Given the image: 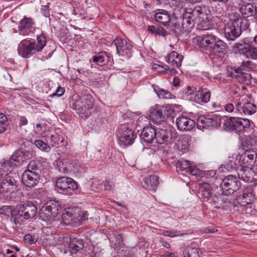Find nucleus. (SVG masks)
I'll list each match as a JSON object with an SVG mask.
<instances>
[{"label": "nucleus", "instance_id": "1", "mask_svg": "<svg viewBox=\"0 0 257 257\" xmlns=\"http://www.w3.org/2000/svg\"><path fill=\"white\" fill-rule=\"evenodd\" d=\"M193 42L200 47L214 53H223L226 48V43L210 31L196 36L193 38Z\"/></svg>", "mask_w": 257, "mask_h": 257}, {"label": "nucleus", "instance_id": "2", "mask_svg": "<svg viewBox=\"0 0 257 257\" xmlns=\"http://www.w3.org/2000/svg\"><path fill=\"white\" fill-rule=\"evenodd\" d=\"M93 98L90 94L74 95L72 96L70 106L81 117H86L93 107Z\"/></svg>", "mask_w": 257, "mask_h": 257}, {"label": "nucleus", "instance_id": "3", "mask_svg": "<svg viewBox=\"0 0 257 257\" xmlns=\"http://www.w3.org/2000/svg\"><path fill=\"white\" fill-rule=\"evenodd\" d=\"M202 14V10L200 7L185 10L181 16L182 29L185 32H190L196 23L197 18L200 19V16Z\"/></svg>", "mask_w": 257, "mask_h": 257}, {"label": "nucleus", "instance_id": "4", "mask_svg": "<svg viewBox=\"0 0 257 257\" xmlns=\"http://www.w3.org/2000/svg\"><path fill=\"white\" fill-rule=\"evenodd\" d=\"M60 208L57 201L50 200L40 209V217L44 221L51 223L56 219L57 215L59 213Z\"/></svg>", "mask_w": 257, "mask_h": 257}, {"label": "nucleus", "instance_id": "5", "mask_svg": "<svg viewBox=\"0 0 257 257\" xmlns=\"http://www.w3.org/2000/svg\"><path fill=\"white\" fill-rule=\"evenodd\" d=\"M69 239L68 236H59L58 235H47L42 237L39 241L45 247L58 246L61 251L66 252V244Z\"/></svg>", "mask_w": 257, "mask_h": 257}, {"label": "nucleus", "instance_id": "6", "mask_svg": "<svg viewBox=\"0 0 257 257\" xmlns=\"http://www.w3.org/2000/svg\"><path fill=\"white\" fill-rule=\"evenodd\" d=\"M241 187V183L235 175H227L222 180L220 184L223 195L233 194Z\"/></svg>", "mask_w": 257, "mask_h": 257}, {"label": "nucleus", "instance_id": "7", "mask_svg": "<svg viewBox=\"0 0 257 257\" xmlns=\"http://www.w3.org/2000/svg\"><path fill=\"white\" fill-rule=\"evenodd\" d=\"M243 22L240 18L230 19L229 22L224 27V35L228 40L234 41L241 34L239 24Z\"/></svg>", "mask_w": 257, "mask_h": 257}, {"label": "nucleus", "instance_id": "8", "mask_svg": "<svg viewBox=\"0 0 257 257\" xmlns=\"http://www.w3.org/2000/svg\"><path fill=\"white\" fill-rule=\"evenodd\" d=\"M116 48L117 53L124 58L128 59L132 56L133 45L128 39L117 37L113 42Z\"/></svg>", "mask_w": 257, "mask_h": 257}, {"label": "nucleus", "instance_id": "9", "mask_svg": "<svg viewBox=\"0 0 257 257\" xmlns=\"http://www.w3.org/2000/svg\"><path fill=\"white\" fill-rule=\"evenodd\" d=\"M56 187L60 193L67 195L72 194L78 187L74 180L65 177H60L57 179Z\"/></svg>", "mask_w": 257, "mask_h": 257}, {"label": "nucleus", "instance_id": "10", "mask_svg": "<svg viewBox=\"0 0 257 257\" xmlns=\"http://www.w3.org/2000/svg\"><path fill=\"white\" fill-rule=\"evenodd\" d=\"M37 213V207L31 202L21 205L18 210L17 217L15 221L21 224L23 223L22 217L28 219L34 217Z\"/></svg>", "mask_w": 257, "mask_h": 257}, {"label": "nucleus", "instance_id": "11", "mask_svg": "<svg viewBox=\"0 0 257 257\" xmlns=\"http://www.w3.org/2000/svg\"><path fill=\"white\" fill-rule=\"evenodd\" d=\"M17 191L16 182L11 176H7L0 183V193L7 198L14 200Z\"/></svg>", "mask_w": 257, "mask_h": 257}, {"label": "nucleus", "instance_id": "12", "mask_svg": "<svg viewBox=\"0 0 257 257\" xmlns=\"http://www.w3.org/2000/svg\"><path fill=\"white\" fill-rule=\"evenodd\" d=\"M35 44L27 39L23 40L18 47L19 55L23 58H28L37 52Z\"/></svg>", "mask_w": 257, "mask_h": 257}, {"label": "nucleus", "instance_id": "13", "mask_svg": "<svg viewBox=\"0 0 257 257\" xmlns=\"http://www.w3.org/2000/svg\"><path fill=\"white\" fill-rule=\"evenodd\" d=\"M220 118L215 115H200L198 117L197 125L199 129L202 130L211 126L217 127L220 124Z\"/></svg>", "mask_w": 257, "mask_h": 257}, {"label": "nucleus", "instance_id": "14", "mask_svg": "<svg viewBox=\"0 0 257 257\" xmlns=\"http://www.w3.org/2000/svg\"><path fill=\"white\" fill-rule=\"evenodd\" d=\"M34 25L35 22L32 18L24 17L20 21L18 27L19 35L27 36L33 34L35 30Z\"/></svg>", "mask_w": 257, "mask_h": 257}, {"label": "nucleus", "instance_id": "15", "mask_svg": "<svg viewBox=\"0 0 257 257\" xmlns=\"http://www.w3.org/2000/svg\"><path fill=\"white\" fill-rule=\"evenodd\" d=\"M227 123L230 126L229 129L234 130L237 132H241L250 125L249 119L240 117H231Z\"/></svg>", "mask_w": 257, "mask_h": 257}, {"label": "nucleus", "instance_id": "16", "mask_svg": "<svg viewBox=\"0 0 257 257\" xmlns=\"http://www.w3.org/2000/svg\"><path fill=\"white\" fill-rule=\"evenodd\" d=\"M40 175L39 173L24 171L23 174L22 181L25 186L28 187H34L39 183Z\"/></svg>", "mask_w": 257, "mask_h": 257}, {"label": "nucleus", "instance_id": "17", "mask_svg": "<svg viewBox=\"0 0 257 257\" xmlns=\"http://www.w3.org/2000/svg\"><path fill=\"white\" fill-rule=\"evenodd\" d=\"M156 131L155 129L152 126H148L144 128L140 135V138L142 140L146 142L148 145L150 144L156 146Z\"/></svg>", "mask_w": 257, "mask_h": 257}, {"label": "nucleus", "instance_id": "18", "mask_svg": "<svg viewBox=\"0 0 257 257\" xmlns=\"http://www.w3.org/2000/svg\"><path fill=\"white\" fill-rule=\"evenodd\" d=\"M176 124L178 128L182 131H190L195 125L193 119L184 115L180 116L176 119Z\"/></svg>", "mask_w": 257, "mask_h": 257}, {"label": "nucleus", "instance_id": "19", "mask_svg": "<svg viewBox=\"0 0 257 257\" xmlns=\"http://www.w3.org/2000/svg\"><path fill=\"white\" fill-rule=\"evenodd\" d=\"M213 188L210 184L206 182H202L199 186V197L203 202H207L212 196Z\"/></svg>", "mask_w": 257, "mask_h": 257}, {"label": "nucleus", "instance_id": "20", "mask_svg": "<svg viewBox=\"0 0 257 257\" xmlns=\"http://www.w3.org/2000/svg\"><path fill=\"white\" fill-rule=\"evenodd\" d=\"M256 154L253 149H247L242 154L239 156L240 166L249 167L253 162Z\"/></svg>", "mask_w": 257, "mask_h": 257}, {"label": "nucleus", "instance_id": "21", "mask_svg": "<svg viewBox=\"0 0 257 257\" xmlns=\"http://www.w3.org/2000/svg\"><path fill=\"white\" fill-rule=\"evenodd\" d=\"M136 137L134 131L127 127H124L119 137L120 143L124 146L131 145Z\"/></svg>", "mask_w": 257, "mask_h": 257}, {"label": "nucleus", "instance_id": "22", "mask_svg": "<svg viewBox=\"0 0 257 257\" xmlns=\"http://www.w3.org/2000/svg\"><path fill=\"white\" fill-rule=\"evenodd\" d=\"M0 214L2 218L5 219H10L12 222L18 224L15 220L17 217L18 211L15 208L11 206H4L0 209Z\"/></svg>", "mask_w": 257, "mask_h": 257}, {"label": "nucleus", "instance_id": "23", "mask_svg": "<svg viewBox=\"0 0 257 257\" xmlns=\"http://www.w3.org/2000/svg\"><path fill=\"white\" fill-rule=\"evenodd\" d=\"M69 210L72 213V221L73 224L79 225L87 219L88 213L87 211H82L78 208H70Z\"/></svg>", "mask_w": 257, "mask_h": 257}, {"label": "nucleus", "instance_id": "24", "mask_svg": "<svg viewBox=\"0 0 257 257\" xmlns=\"http://www.w3.org/2000/svg\"><path fill=\"white\" fill-rule=\"evenodd\" d=\"M256 110V106L251 102L242 103L238 102L236 104L235 111L239 113H244L245 115H251L254 113Z\"/></svg>", "mask_w": 257, "mask_h": 257}, {"label": "nucleus", "instance_id": "25", "mask_svg": "<svg viewBox=\"0 0 257 257\" xmlns=\"http://www.w3.org/2000/svg\"><path fill=\"white\" fill-rule=\"evenodd\" d=\"M65 244L66 248L67 247L72 253H77L84 247V243L81 239L72 236H69V239Z\"/></svg>", "mask_w": 257, "mask_h": 257}, {"label": "nucleus", "instance_id": "26", "mask_svg": "<svg viewBox=\"0 0 257 257\" xmlns=\"http://www.w3.org/2000/svg\"><path fill=\"white\" fill-rule=\"evenodd\" d=\"M228 202V199L220 193L213 194L206 203L209 204L215 208H220L224 204Z\"/></svg>", "mask_w": 257, "mask_h": 257}, {"label": "nucleus", "instance_id": "27", "mask_svg": "<svg viewBox=\"0 0 257 257\" xmlns=\"http://www.w3.org/2000/svg\"><path fill=\"white\" fill-rule=\"evenodd\" d=\"M154 19L158 23L165 27L169 26L171 21L168 12L164 10L157 12L154 15Z\"/></svg>", "mask_w": 257, "mask_h": 257}, {"label": "nucleus", "instance_id": "28", "mask_svg": "<svg viewBox=\"0 0 257 257\" xmlns=\"http://www.w3.org/2000/svg\"><path fill=\"white\" fill-rule=\"evenodd\" d=\"M238 179H239L245 182H248L251 180L252 171L249 167L240 166L237 170Z\"/></svg>", "mask_w": 257, "mask_h": 257}, {"label": "nucleus", "instance_id": "29", "mask_svg": "<svg viewBox=\"0 0 257 257\" xmlns=\"http://www.w3.org/2000/svg\"><path fill=\"white\" fill-rule=\"evenodd\" d=\"M183 58L182 55L175 51H172L168 54L166 59L167 62L173 67H179Z\"/></svg>", "mask_w": 257, "mask_h": 257}, {"label": "nucleus", "instance_id": "30", "mask_svg": "<svg viewBox=\"0 0 257 257\" xmlns=\"http://www.w3.org/2000/svg\"><path fill=\"white\" fill-rule=\"evenodd\" d=\"M150 118L155 123H160L164 121V116L162 110L161 106H156L151 109Z\"/></svg>", "mask_w": 257, "mask_h": 257}, {"label": "nucleus", "instance_id": "31", "mask_svg": "<svg viewBox=\"0 0 257 257\" xmlns=\"http://www.w3.org/2000/svg\"><path fill=\"white\" fill-rule=\"evenodd\" d=\"M249 45H250L246 43L245 41L242 40H240L238 42L234 43L231 46V48L232 50L235 53H239L245 56V54L248 50Z\"/></svg>", "mask_w": 257, "mask_h": 257}, {"label": "nucleus", "instance_id": "32", "mask_svg": "<svg viewBox=\"0 0 257 257\" xmlns=\"http://www.w3.org/2000/svg\"><path fill=\"white\" fill-rule=\"evenodd\" d=\"M240 12L244 17H257V11L252 5L247 4L242 5L240 8Z\"/></svg>", "mask_w": 257, "mask_h": 257}, {"label": "nucleus", "instance_id": "33", "mask_svg": "<svg viewBox=\"0 0 257 257\" xmlns=\"http://www.w3.org/2000/svg\"><path fill=\"white\" fill-rule=\"evenodd\" d=\"M171 133L169 131L160 129L158 132H156L155 144H163L165 142H167L169 140Z\"/></svg>", "mask_w": 257, "mask_h": 257}, {"label": "nucleus", "instance_id": "34", "mask_svg": "<svg viewBox=\"0 0 257 257\" xmlns=\"http://www.w3.org/2000/svg\"><path fill=\"white\" fill-rule=\"evenodd\" d=\"M252 66V62L249 61L243 62L242 64L237 68L234 69L232 72L231 74L232 77H239V79L243 75V74L245 73L244 71H247V70Z\"/></svg>", "mask_w": 257, "mask_h": 257}, {"label": "nucleus", "instance_id": "35", "mask_svg": "<svg viewBox=\"0 0 257 257\" xmlns=\"http://www.w3.org/2000/svg\"><path fill=\"white\" fill-rule=\"evenodd\" d=\"M189 138L187 136H183L179 138L176 146L178 150L182 153L187 152L189 150Z\"/></svg>", "mask_w": 257, "mask_h": 257}, {"label": "nucleus", "instance_id": "36", "mask_svg": "<svg viewBox=\"0 0 257 257\" xmlns=\"http://www.w3.org/2000/svg\"><path fill=\"white\" fill-rule=\"evenodd\" d=\"M197 92L200 93V97L198 98V100L195 99L197 102L200 103L202 102L203 103H207L210 100L211 92L207 88H203L202 87L199 88Z\"/></svg>", "mask_w": 257, "mask_h": 257}, {"label": "nucleus", "instance_id": "37", "mask_svg": "<svg viewBox=\"0 0 257 257\" xmlns=\"http://www.w3.org/2000/svg\"><path fill=\"white\" fill-rule=\"evenodd\" d=\"M65 139V136L64 134H58L54 133L52 134L50 138V144L52 147H54L64 142Z\"/></svg>", "mask_w": 257, "mask_h": 257}, {"label": "nucleus", "instance_id": "38", "mask_svg": "<svg viewBox=\"0 0 257 257\" xmlns=\"http://www.w3.org/2000/svg\"><path fill=\"white\" fill-rule=\"evenodd\" d=\"M152 87L159 98L170 99L172 98V93L168 90L161 88L156 85H152Z\"/></svg>", "mask_w": 257, "mask_h": 257}, {"label": "nucleus", "instance_id": "39", "mask_svg": "<svg viewBox=\"0 0 257 257\" xmlns=\"http://www.w3.org/2000/svg\"><path fill=\"white\" fill-rule=\"evenodd\" d=\"M15 166H16L15 164L10 159L9 160H3L1 162L0 170L8 175L9 172H10Z\"/></svg>", "mask_w": 257, "mask_h": 257}, {"label": "nucleus", "instance_id": "40", "mask_svg": "<svg viewBox=\"0 0 257 257\" xmlns=\"http://www.w3.org/2000/svg\"><path fill=\"white\" fill-rule=\"evenodd\" d=\"M236 210L242 214L253 215L255 213L254 206L252 202L244 206V207L237 208Z\"/></svg>", "mask_w": 257, "mask_h": 257}, {"label": "nucleus", "instance_id": "41", "mask_svg": "<svg viewBox=\"0 0 257 257\" xmlns=\"http://www.w3.org/2000/svg\"><path fill=\"white\" fill-rule=\"evenodd\" d=\"M109 57L105 52H102L95 55L93 58V60L98 65H103L108 61Z\"/></svg>", "mask_w": 257, "mask_h": 257}, {"label": "nucleus", "instance_id": "42", "mask_svg": "<svg viewBox=\"0 0 257 257\" xmlns=\"http://www.w3.org/2000/svg\"><path fill=\"white\" fill-rule=\"evenodd\" d=\"M35 44V46L37 49V52H40L46 45V40L45 36L40 34L37 37V42H33Z\"/></svg>", "mask_w": 257, "mask_h": 257}, {"label": "nucleus", "instance_id": "43", "mask_svg": "<svg viewBox=\"0 0 257 257\" xmlns=\"http://www.w3.org/2000/svg\"><path fill=\"white\" fill-rule=\"evenodd\" d=\"M250 203H251V202L247 201V200L244 196L240 195L237 196L234 201L233 204L235 210L237 209V208H240V207H244V206L247 205Z\"/></svg>", "mask_w": 257, "mask_h": 257}, {"label": "nucleus", "instance_id": "44", "mask_svg": "<svg viewBox=\"0 0 257 257\" xmlns=\"http://www.w3.org/2000/svg\"><path fill=\"white\" fill-rule=\"evenodd\" d=\"M192 165V163L191 162L183 159L178 161L176 165V168L180 171H184L186 172H188Z\"/></svg>", "mask_w": 257, "mask_h": 257}, {"label": "nucleus", "instance_id": "45", "mask_svg": "<svg viewBox=\"0 0 257 257\" xmlns=\"http://www.w3.org/2000/svg\"><path fill=\"white\" fill-rule=\"evenodd\" d=\"M40 163L38 161H31L28 165V169L25 171H30V172H35L36 173L40 172L39 166Z\"/></svg>", "mask_w": 257, "mask_h": 257}, {"label": "nucleus", "instance_id": "46", "mask_svg": "<svg viewBox=\"0 0 257 257\" xmlns=\"http://www.w3.org/2000/svg\"><path fill=\"white\" fill-rule=\"evenodd\" d=\"M70 208H67L62 215V221L66 225L72 224V213L69 210Z\"/></svg>", "mask_w": 257, "mask_h": 257}, {"label": "nucleus", "instance_id": "47", "mask_svg": "<svg viewBox=\"0 0 257 257\" xmlns=\"http://www.w3.org/2000/svg\"><path fill=\"white\" fill-rule=\"evenodd\" d=\"M39 235L37 234H27L24 237L25 242L29 244H35L38 241Z\"/></svg>", "mask_w": 257, "mask_h": 257}, {"label": "nucleus", "instance_id": "48", "mask_svg": "<svg viewBox=\"0 0 257 257\" xmlns=\"http://www.w3.org/2000/svg\"><path fill=\"white\" fill-rule=\"evenodd\" d=\"M210 27V22L206 19L203 18L197 23L196 29L199 30H209Z\"/></svg>", "mask_w": 257, "mask_h": 257}, {"label": "nucleus", "instance_id": "49", "mask_svg": "<svg viewBox=\"0 0 257 257\" xmlns=\"http://www.w3.org/2000/svg\"><path fill=\"white\" fill-rule=\"evenodd\" d=\"M22 153L21 151L16 152L10 159L16 166L21 164L23 161L21 154Z\"/></svg>", "mask_w": 257, "mask_h": 257}, {"label": "nucleus", "instance_id": "50", "mask_svg": "<svg viewBox=\"0 0 257 257\" xmlns=\"http://www.w3.org/2000/svg\"><path fill=\"white\" fill-rule=\"evenodd\" d=\"M236 165V163L232 160H229L226 164L222 165L219 169L222 172L225 171H229L233 169H235Z\"/></svg>", "mask_w": 257, "mask_h": 257}, {"label": "nucleus", "instance_id": "51", "mask_svg": "<svg viewBox=\"0 0 257 257\" xmlns=\"http://www.w3.org/2000/svg\"><path fill=\"white\" fill-rule=\"evenodd\" d=\"M35 144L38 148L42 151L49 152L51 150L50 147L41 140H36Z\"/></svg>", "mask_w": 257, "mask_h": 257}, {"label": "nucleus", "instance_id": "52", "mask_svg": "<svg viewBox=\"0 0 257 257\" xmlns=\"http://www.w3.org/2000/svg\"><path fill=\"white\" fill-rule=\"evenodd\" d=\"M245 56L248 58L256 59L257 48L249 45L247 52H246Z\"/></svg>", "mask_w": 257, "mask_h": 257}, {"label": "nucleus", "instance_id": "53", "mask_svg": "<svg viewBox=\"0 0 257 257\" xmlns=\"http://www.w3.org/2000/svg\"><path fill=\"white\" fill-rule=\"evenodd\" d=\"M188 173H189L192 176H195L196 178H200L204 175L203 171L200 170L196 166H193V165L189 170Z\"/></svg>", "mask_w": 257, "mask_h": 257}, {"label": "nucleus", "instance_id": "54", "mask_svg": "<svg viewBox=\"0 0 257 257\" xmlns=\"http://www.w3.org/2000/svg\"><path fill=\"white\" fill-rule=\"evenodd\" d=\"M162 110L164 116V120L166 117L173 116V113H174V110L170 106H161Z\"/></svg>", "mask_w": 257, "mask_h": 257}, {"label": "nucleus", "instance_id": "55", "mask_svg": "<svg viewBox=\"0 0 257 257\" xmlns=\"http://www.w3.org/2000/svg\"><path fill=\"white\" fill-rule=\"evenodd\" d=\"M185 233H181V231L175 230H165L163 232V234L164 236H169L171 237L179 236L183 235Z\"/></svg>", "mask_w": 257, "mask_h": 257}, {"label": "nucleus", "instance_id": "56", "mask_svg": "<svg viewBox=\"0 0 257 257\" xmlns=\"http://www.w3.org/2000/svg\"><path fill=\"white\" fill-rule=\"evenodd\" d=\"M148 179L151 190H155L159 184V177L156 175H151Z\"/></svg>", "mask_w": 257, "mask_h": 257}, {"label": "nucleus", "instance_id": "57", "mask_svg": "<svg viewBox=\"0 0 257 257\" xmlns=\"http://www.w3.org/2000/svg\"><path fill=\"white\" fill-rule=\"evenodd\" d=\"M63 164L64 165V166H65L66 167H65V169L63 168L62 169H61V171L63 172V173H71L72 168H71V166L70 164V160H62L61 165H63Z\"/></svg>", "mask_w": 257, "mask_h": 257}, {"label": "nucleus", "instance_id": "58", "mask_svg": "<svg viewBox=\"0 0 257 257\" xmlns=\"http://www.w3.org/2000/svg\"><path fill=\"white\" fill-rule=\"evenodd\" d=\"M71 167L72 168V172L75 173L81 171V165L78 161L70 160Z\"/></svg>", "mask_w": 257, "mask_h": 257}, {"label": "nucleus", "instance_id": "59", "mask_svg": "<svg viewBox=\"0 0 257 257\" xmlns=\"http://www.w3.org/2000/svg\"><path fill=\"white\" fill-rule=\"evenodd\" d=\"M252 78L251 75L245 72L243 74V75L240 78V80L246 85H251L252 84Z\"/></svg>", "mask_w": 257, "mask_h": 257}, {"label": "nucleus", "instance_id": "60", "mask_svg": "<svg viewBox=\"0 0 257 257\" xmlns=\"http://www.w3.org/2000/svg\"><path fill=\"white\" fill-rule=\"evenodd\" d=\"M242 196H244L247 200V201L251 202L252 203L255 199L254 194L253 192H247L245 191L241 194Z\"/></svg>", "mask_w": 257, "mask_h": 257}, {"label": "nucleus", "instance_id": "61", "mask_svg": "<svg viewBox=\"0 0 257 257\" xmlns=\"http://www.w3.org/2000/svg\"><path fill=\"white\" fill-rule=\"evenodd\" d=\"M64 92H65V89L63 87H62L61 86H59V87H58L56 92L53 93V94H51L50 95V97H51V98H53L55 96L59 97L64 94Z\"/></svg>", "mask_w": 257, "mask_h": 257}, {"label": "nucleus", "instance_id": "62", "mask_svg": "<svg viewBox=\"0 0 257 257\" xmlns=\"http://www.w3.org/2000/svg\"><path fill=\"white\" fill-rule=\"evenodd\" d=\"M224 109L226 112L229 113L233 112V111L236 113H238V112L235 111V108H234L233 104L232 103L226 104L224 106Z\"/></svg>", "mask_w": 257, "mask_h": 257}, {"label": "nucleus", "instance_id": "63", "mask_svg": "<svg viewBox=\"0 0 257 257\" xmlns=\"http://www.w3.org/2000/svg\"><path fill=\"white\" fill-rule=\"evenodd\" d=\"M149 183V179L148 178H145L143 179V181L142 182V187L148 190H151V186Z\"/></svg>", "mask_w": 257, "mask_h": 257}, {"label": "nucleus", "instance_id": "64", "mask_svg": "<svg viewBox=\"0 0 257 257\" xmlns=\"http://www.w3.org/2000/svg\"><path fill=\"white\" fill-rule=\"evenodd\" d=\"M196 90V88L192 86H187L185 90V93L187 95H191L194 94L195 91Z\"/></svg>", "mask_w": 257, "mask_h": 257}]
</instances>
